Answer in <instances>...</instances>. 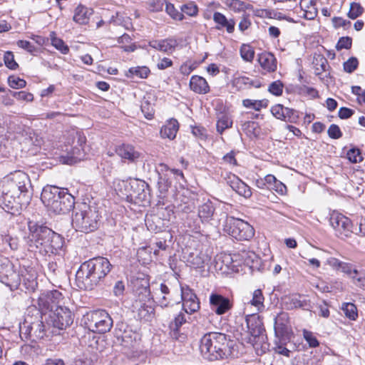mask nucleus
Returning a JSON list of instances; mask_svg holds the SVG:
<instances>
[{
  "mask_svg": "<svg viewBox=\"0 0 365 365\" xmlns=\"http://www.w3.org/2000/svg\"><path fill=\"white\" fill-rule=\"evenodd\" d=\"M1 183L0 206L7 213L19 214L31 199V183L29 175L17 170L4 177Z\"/></svg>",
  "mask_w": 365,
  "mask_h": 365,
  "instance_id": "f257e3e1",
  "label": "nucleus"
},
{
  "mask_svg": "<svg viewBox=\"0 0 365 365\" xmlns=\"http://www.w3.org/2000/svg\"><path fill=\"white\" fill-rule=\"evenodd\" d=\"M28 227L26 245L30 252H38L43 256L59 254L64 244V239L59 234L33 220H29Z\"/></svg>",
  "mask_w": 365,
  "mask_h": 365,
  "instance_id": "f03ea898",
  "label": "nucleus"
},
{
  "mask_svg": "<svg viewBox=\"0 0 365 365\" xmlns=\"http://www.w3.org/2000/svg\"><path fill=\"white\" fill-rule=\"evenodd\" d=\"M111 264L107 258L98 257L81 264L76 272V282L81 289L92 290L110 272Z\"/></svg>",
  "mask_w": 365,
  "mask_h": 365,
  "instance_id": "7ed1b4c3",
  "label": "nucleus"
},
{
  "mask_svg": "<svg viewBox=\"0 0 365 365\" xmlns=\"http://www.w3.org/2000/svg\"><path fill=\"white\" fill-rule=\"evenodd\" d=\"M234 341L227 335L220 332L205 334L200 341V351L204 357L210 361L224 359L233 356Z\"/></svg>",
  "mask_w": 365,
  "mask_h": 365,
  "instance_id": "20e7f679",
  "label": "nucleus"
},
{
  "mask_svg": "<svg viewBox=\"0 0 365 365\" xmlns=\"http://www.w3.org/2000/svg\"><path fill=\"white\" fill-rule=\"evenodd\" d=\"M41 200L43 205L56 214H66L74 207V197L67 189L47 185L43 187Z\"/></svg>",
  "mask_w": 365,
  "mask_h": 365,
  "instance_id": "39448f33",
  "label": "nucleus"
},
{
  "mask_svg": "<svg viewBox=\"0 0 365 365\" xmlns=\"http://www.w3.org/2000/svg\"><path fill=\"white\" fill-rule=\"evenodd\" d=\"M101 216L96 207L82 203L75 208L72 217V225L78 232L90 233L100 226Z\"/></svg>",
  "mask_w": 365,
  "mask_h": 365,
  "instance_id": "423d86ee",
  "label": "nucleus"
},
{
  "mask_svg": "<svg viewBox=\"0 0 365 365\" xmlns=\"http://www.w3.org/2000/svg\"><path fill=\"white\" fill-rule=\"evenodd\" d=\"M224 230L237 240H250L255 235V230L248 222L233 217H227Z\"/></svg>",
  "mask_w": 365,
  "mask_h": 365,
  "instance_id": "0eeeda50",
  "label": "nucleus"
},
{
  "mask_svg": "<svg viewBox=\"0 0 365 365\" xmlns=\"http://www.w3.org/2000/svg\"><path fill=\"white\" fill-rule=\"evenodd\" d=\"M85 320L89 330L102 334L109 331L113 323L109 314L102 309L88 313L85 316Z\"/></svg>",
  "mask_w": 365,
  "mask_h": 365,
  "instance_id": "6e6552de",
  "label": "nucleus"
},
{
  "mask_svg": "<svg viewBox=\"0 0 365 365\" xmlns=\"http://www.w3.org/2000/svg\"><path fill=\"white\" fill-rule=\"evenodd\" d=\"M72 135L74 146L66 155L60 157V161L63 164L72 165L76 163L83 160L87 153L86 150V136L78 131L73 132Z\"/></svg>",
  "mask_w": 365,
  "mask_h": 365,
  "instance_id": "1a4fd4ad",
  "label": "nucleus"
},
{
  "mask_svg": "<svg viewBox=\"0 0 365 365\" xmlns=\"http://www.w3.org/2000/svg\"><path fill=\"white\" fill-rule=\"evenodd\" d=\"M0 282L11 290L18 289L21 282L20 273L16 270L13 263L6 258L0 259Z\"/></svg>",
  "mask_w": 365,
  "mask_h": 365,
  "instance_id": "9d476101",
  "label": "nucleus"
},
{
  "mask_svg": "<svg viewBox=\"0 0 365 365\" xmlns=\"http://www.w3.org/2000/svg\"><path fill=\"white\" fill-rule=\"evenodd\" d=\"M126 192L125 195L136 202L145 203L150 201V190L148 185L142 180H134L129 182H123Z\"/></svg>",
  "mask_w": 365,
  "mask_h": 365,
  "instance_id": "9b49d317",
  "label": "nucleus"
},
{
  "mask_svg": "<svg viewBox=\"0 0 365 365\" xmlns=\"http://www.w3.org/2000/svg\"><path fill=\"white\" fill-rule=\"evenodd\" d=\"M73 322V317L71 310L66 307L57 306L49 314L47 324L52 325L54 329L63 330L70 327Z\"/></svg>",
  "mask_w": 365,
  "mask_h": 365,
  "instance_id": "f8f14e48",
  "label": "nucleus"
},
{
  "mask_svg": "<svg viewBox=\"0 0 365 365\" xmlns=\"http://www.w3.org/2000/svg\"><path fill=\"white\" fill-rule=\"evenodd\" d=\"M329 222L341 238L349 237L352 230V223L349 218L341 213L334 212L331 214Z\"/></svg>",
  "mask_w": 365,
  "mask_h": 365,
  "instance_id": "ddd939ff",
  "label": "nucleus"
},
{
  "mask_svg": "<svg viewBox=\"0 0 365 365\" xmlns=\"http://www.w3.org/2000/svg\"><path fill=\"white\" fill-rule=\"evenodd\" d=\"M62 299V294L58 290L41 293L38 299V304L41 309V313L46 310L53 312L57 306H61L60 303Z\"/></svg>",
  "mask_w": 365,
  "mask_h": 365,
  "instance_id": "4468645a",
  "label": "nucleus"
},
{
  "mask_svg": "<svg viewBox=\"0 0 365 365\" xmlns=\"http://www.w3.org/2000/svg\"><path fill=\"white\" fill-rule=\"evenodd\" d=\"M3 123L6 127L8 133L21 135L22 136L25 133L26 135H29V140L32 144L35 145H38V143H36L33 140V138L31 136V134L34 135V133H32V130L29 128H26L24 125H23L19 118L14 115L5 116Z\"/></svg>",
  "mask_w": 365,
  "mask_h": 365,
  "instance_id": "2eb2a0df",
  "label": "nucleus"
},
{
  "mask_svg": "<svg viewBox=\"0 0 365 365\" xmlns=\"http://www.w3.org/2000/svg\"><path fill=\"white\" fill-rule=\"evenodd\" d=\"M312 65L314 73L329 86L332 83V79L329 72V66L327 59L322 54L315 53L313 56Z\"/></svg>",
  "mask_w": 365,
  "mask_h": 365,
  "instance_id": "dca6fc26",
  "label": "nucleus"
},
{
  "mask_svg": "<svg viewBox=\"0 0 365 365\" xmlns=\"http://www.w3.org/2000/svg\"><path fill=\"white\" fill-rule=\"evenodd\" d=\"M181 299L182 309L187 314H192L200 309V301L197 295L188 287H181Z\"/></svg>",
  "mask_w": 365,
  "mask_h": 365,
  "instance_id": "f3484780",
  "label": "nucleus"
},
{
  "mask_svg": "<svg viewBox=\"0 0 365 365\" xmlns=\"http://www.w3.org/2000/svg\"><path fill=\"white\" fill-rule=\"evenodd\" d=\"M210 306L212 312L217 315H222L228 312L233 306L232 302L227 297L218 293H212L210 295Z\"/></svg>",
  "mask_w": 365,
  "mask_h": 365,
  "instance_id": "a211bd4d",
  "label": "nucleus"
},
{
  "mask_svg": "<svg viewBox=\"0 0 365 365\" xmlns=\"http://www.w3.org/2000/svg\"><path fill=\"white\" fill-rule=\"evenodd\" d=\"M271 113L276 118L290 123H297L299 115L297 110L277 104L271 108Z\"/></svg>",
  "mask_w": 365,
  "mask_h": 365,
  "instance_id": "6ab92c4d",
  "label": "nucleus"
},
{
  "mask_svg": "<svg viewBox=\"0 0 365 365\" xmlns=\"http://www.w3.org/2000/svg\"><path fill=\"white\" fill-rule=\"evenodd\" d=\"M274 334L276 337H281L287 339L290 337L291 329L289 327V321L288 314L281 312L274 317Z\"/></svg>",
  "mask_w": 365,
  "mask_h": 365,
  "instance_id": "aec40b11",
  "label": "nucleus"
},
{
  "mask_svg": "<svg viewBox=\"0 0 365 365\" xmlns=\"http://www.w3.org/2000/svg\"><path fill=\"white\" fill-rule=\"evenodd\" d=\"M226 182L230 187L239 195L245 198H250L252 196V190L245 182L240 179L237 175L230 174L226 178Z\"/></svg>",
  "mask_w": 365,
  "mask_h": 365,
  "instance_id": "412c9836",
  "label": "nucleus"
},
{
  "mask_svg": "<svg viewBox=\"0 0 365 365\" xmlns=\"http://www.w3.org/2000/svg\"><path fill=\"white\" fill-rule=\"evenodd\" d=\"M213 21L215 23V29L221 31L225 29L228 34H232L235 31V21L233 19H227L222 13L216 11L213 14Z\"/></svg>",
  "mask_w": 365,
  "mask_h": 365,
  "instance_id": "4be33fe9",
  "label": "nucleus"
},
{
  "mask_svg": "<svg viewBox=\"0 0 365 365\" xmlns=\"http://www.w3.org/2000/svg\"><path fill=\"white\" fill-rule=\"evenodd\" d=\"M19 272L26 288L34 291L37 286L36 271L33 268L24 267Z\"/></svg>",
  "mask_w": 365,
  "mask_h": 365,
  "instance_id": "5701e85b",
  "label": "nucleus"
},
{
  "mask_svg": "<svg viewBox=\"0 0 365 365\" xmlns=\"http://www.w3.org/2000/svg\"><path fill=\"white\" fill-rule=\"evenodd\" d=\"M211 255L209 250H200L193 252L190 256L189 262L192 264L194 268H202L211 260Z\"/></svg>",
  "mask_w": 365,
  "mask_h": 365,
  "instance_id": "b1692460",
  "label": "nucleus"
},
{
  "mask_svg": "<svg viewBox=\"0 0 365 365\" xmlns=\"http://www.w3.org/2000/svg\"><path fill=\"white\" fill-rule=\"evenodd\" d=\"M115 152L121 158L128 160L130 162H135L140 155V153L133 145L128 144L118 146Z\"/></svg>",
  "mask_w": 365,
  "mask_h": 365,
  "instance_id": "393cba45",
  "label": "nucleus"
},
{
  "mask_svg": "<svg viewBox=\"0 0 365 365\" xmlns=\"http://www.w3.org/2000/svg\"><path fill=\"white\" fill-rule=\"evenodd\" d=\"M177 45V41L174 38L155 40L149 42L150 47L165 53H172Z\"/></svg>",
  "mask_w": 365,
  "mask_h": 365,
  "instance_id": "a878e982",
  "label": "nucleus"
},
{
  "mask_svg": "<svg viewBox=\"0 0 365 365\" xmlns=\"http://www.w3.org/2000/svg\"><path fill=\"white\" fill-rule=\"evenodd\" d=\"M261 67L268 72H273L277 68V59L271 53H262L258 55L257 59Z\"/></svg>",
  "mask_w": 365,
  "mask_h": 365,
  "instance_id": "bb28decb",
  "label": "nucleus"
},
{
  "mask_svg": "<svg viewBox=\"0 0 365 365\" xmlns=\"http://www.w3.org/2000/svg\"><path fill=\"white\" fill-rule=\"evenodd\" d=\"M246 323L249 332L254 337L259 336L264 331L262 322L255 315L247 318Z\"/></svg>",
  "mask_w": 365,
  "mask_h": 365,
  "instance_id": "cd10ccee",
  "label": "nucleus"
},
{
  "mask_svg": "<svg viewBox=\"0 0 365 365\" xmlns=\"http://www.w3.org/2000/svg\"><path fill=\"white\" fill-rule=\"evenodd\" d=\"M92 14V9L80 4L75 9L73 19L77 24H86L88 23L90 17Z\"/></svg>",
  "mask_w": 365,
  "mask_h": 365,
  "instance_id": "c85d7f7f",
  "label": "nucleus"
},
{
  "mask_svg": "<svg viewBox=\"0 0 365 365\" xmlns=\"http://www.w3.org/2000/svg\"><path fill=\"white\" fill-rule=\"evenodd\" d=\"M179 129V123L177 120L172 118L164 125L160 131V136L163 138L173 140Z\"/></svg>",
  "mask_w": 365,
  "mask_h": 365,
  "instance_id": "c756f323",
  "label": "nucleus"
},
{
  "mask_svg": "<svg viewBox=\"0 0 365 365\" xmlns=\"http://www.w3.org/2000/svg\"><path fill=\"white\" fill-rule=\"evenodd\" d=\"M235 84L239 89L250 90L252 88H261L259 79L255 78H250L246 76H240L235 80Z\"/></svg>",
  "mask_w": 365,
  "mask_h": 365,
  "instance_id": "7c9ffc66",
  "label": "nucleus"
},
{
  "mask_svg": "<svg viewBox=\"0 0 365 365\" xmlns=\"http://www.w3.org/2000/svg\"><path fill=\"white\" fill-rule=\"evenodd\" d=\"M285 307L287 309L301 308L304 310H309L311 308L309 301L306 299H301L300 296H292L288 297L285 301Z\"/></svg>",
  "mask_w": 365,
  "mask_h": 365,
  "instance_id": "2f4dec72",
  "label": "nucleus"
},
{
  "mask_svg": "<svg viewBox=\"0 0 365 365\" xmlns=\"http://www.w3.org/2000/svg\"><path fill=\"white\" fill-rule=\"evenodd\" d=\"M154 101V96H153L152 93H146L143 96L140 108L147 119H152L153 117L154 110L153 105Z\"/></svg>",
  "mask_w": 365,
  "mask_h": 365,
  "instance_id": "473e14b6",
  "label": "nucleus"
},
{
  "mask_svg": "<svg viewBox=\"0 0 365 365\" xmlns=\"http://www.w3.org/2000/svg\"><path fill=\"white\" fill-rule=\"evenodd\" d=\"M217 131L222 134L226 129H228L232 125V117L227 113H220L217 115Z\"/></svg>",
  "mask_w": 365,
  "mask_h": 365,
  "instance_id": "72a5a7b5",
  "label": "nucleus"
},
{
  "mask_svg": "<svg viewBox=\"0 0 365 365\" xmlns=\"http://www.w3.org/2000/svg\"><path fill=\"white\" fill-rule=\"evenodd\" d=\"M190 87L192 91H209V86L206 80L198 76H194L190 81Z\"/></svg>",
  "mask_w": 365,
  "mask_h": 365,
  "instance_id": "f704fd0d",
  "label": "nucleus"
},
{
  "mask_svg": "<svg viewBox=\"0 0 365 365\" xmlns=\"http://www.w3.org/2000/svg\"><path fill=\"white\" fill-rule=\"evenodd\" d=\"M215 212V207L210 201L201 205L198 208V216L202 221L210 220Z\"/></svg>",
  "mask_w": 365,
  "mask_h": 365,
  "instance_id": "c9c22d12",
  "label": "nucleus"
},
{
  "mask_svg": "<svg viewBox=\"0 0 365 365\" xmlns=\"http://www.w3.org/2000/svg\"><path fill=\"white\" fill-rule=\"evenodd\" d=\"M155 309L150 302V305L143 303L138 309V315L140 319L151 321L155 315Z\"/></svg>",
  "mask_w": 365,
  "mask_h": 365,
  "instance_id": "e433bc0d",
  "label": "nucleus"
},
{
  "mask_svg": "<svg viewBox=\"0 0 365 365\" xmlns=\"http://www.w3.org/2000/svg\"><path fill=\"white\" fill-rule=\"evenodd\" d=\"M31 331L34 332V336L38 339H43L47 336L46 326L43 323L42 321H38L36 322H30ZM31 335V332H30Z\"/></svg>",
  "mask_w": 365,
  "mask_h": 365,
  "instance_id": "4c0bfd02",
  "label": "nucleus"
},
{
  "mask_svg": "<svg viewBox=\"0 0 365 365\" xmlns=\"http://www.w3.org/2000/svg\"><path fill=\"white\" fill-rule=\"evenodd\" d=\"M264 297L261 289H255L252 293V298L250 303L254 306L258 312H262L264 309Z\"/></svg>",
  "mask_w": 365,
  "mask_h": 365,
  "instance_id": "58836bf2",
  "label": "nucleus"
},
{
  "mask_svg": "<svg viewBox=\"0 0 365 365\" xmlns=\"http://www.w3.org/2000/svg\"><path fill=\"white\" fill-rule=\"evenodd\" d=\"M290 340V337H287V339L281 337H276L275 346L274 348L276 353L289 357L290 351L285 347V345Z\"/></svg>",
  "mask_w": 365,
  "mask_h": 365,
  "instance_id": "ea45409f",
  "label": "nucleus"
},
{
  "mask_svg": "<svg viewBox=\"0 0 365 365\" xmlns=\"http://www.w3.org/2000/svg\"><path fill=\"white\" fill-rule=\"evenodd\" d=\"M344 315L350 320L355 321L358 317V312L356 305L350 302H344L341 307Z\"/></svg>",
  "mask_w": 365,
  "mask_h": 365,
  "instance_id": "a19ab883",
  "label": "nucleus"
},
{
  "mask_svg": "<svg viewBox=\"0 0 365 365\" xmlns=\"http://www.w3.org/2000/svg\"><path fill=\"white\" fill-rule=\"evenodd\" d=\"M242 130L250 137H257L259 134V129L257 123L246 121L242 124Z\"/></svg>",
  "mask_w": 365,
  "mask_h": 365,
  "instance_id": "79ce46f5",
  "label": "nucleus"
},
{
  "mask_svg": "<svg viewBox=\"0 0 365 365\" xmlns=\"http://www.w3.org/2000/svg\"><path fill=\"white\" fill-rule=\"evenodd\" d=\"M150 71L147 66H136L132 67L128 70L127 76L128 77H139L140 78H145L148 76Z\"/></svg>",
  "mask_w": 365,
  "mask_h": 365,
  "instance_id": "37998d69",
  "label": "nucleus"
},
{
  "mask_svg": "<svg viewBox=\"0 0 365 365\" xmlns=\"http://www.w3.org/2000/svg\"><path fill=\"white\" fill-rule=\"evenodd\" d=\"M243 106L252 108L255 110H260L262 108H266L268 106V101L266 99L262 100H252V99H245L242 101Z\"/></svg>",
  "mask_w": 365,
  "mask_h": 365,
  "instance_id": "c03bdc74",
  "label": "nucleus"
},
{
  "mask_svg": "<svg viewBox=\"0 0 365 365\" xmlns=\"http://www.w3.org/2000/svg\"><path fill=\"white\" fill-rule=\"evenodd\" d=\"M351 280L356 287L365 290V269H357Z\"/></svg>",
  "mask_w": 365,
  "mask_h": 365,
  "instance_id": "a18cd8bd",
  "label": "nucleus"
},
{
  "mask_svg": "<svg viewBox=\"0 0 365 365\" xmlns=\"http://www.w3.org/2000/svg\"><path fill=\"white\" fill-rule=\"evenodd\" d=\"M240 55L243 60L251 62L255 56L254 49L248 44H242L240 47Z\"/></svg>",
  "mask_w": 365,
  "mask_h": 365,
  "instance_id": "49530a36",
  "label": "nucleus"
},
{
  "mask_svg": "<svg viewBox=\"0 0 365 365\" xmlns=\"http://www.w3.org/2000/svg\"><path fill=\"white\" fill-rule=\"evenodd\" d=\"M8 83L13 89H20L26 86V82L23 78L16 76H10L8 78Z\"/></svg>",
  "mask_w": 365,
  "mask_h": 365,
  "instance_id": "de8ad7c7",
  "label": "nucleus"
},
{
  "mask_svg": "<svg viewBox=\"0 0 365 365\" xmlns=\"http://www.w3.org/2000/svg\"><path fill=\"white\" fill-rule=\"evenodd\" d=\"M363 12L364 8L359 3L353 2L350 4L348 16L351 19H355L361 16Z\"/></svg>",
  "mask_w": 365,
  "mask_h": 365,
  "instance_id": "09e8293b",
  "label": "nucleus"
},
{
  "mask_svg": "<svg viewBox=\"0 0 365 365\" xmlns=\"http://www.w3.org/2000/svg\"><path fill=\"white\" fill-rule=\"evenodd\" d=\"M181 11L190 16H195L197 14L198 8L194 2L190 1L183 4L181 6Z\"/></svg>",
  "mask_w": 365,
  "mask_h": 365,
  "instance_id": "8fccbe9b",
  "label": "nucleus"
},
{
  "mask_svg": "<svg viewBox=\"0 0 365 365\" xmlns=\"http://www.w3.org/2000/svg\"><path fill=\"white\" fill-rule=\"evenodd\" d=\"M186 322L185 315L182 312H180L170 324V328L173 331H178V329Z\"/></svg>",
  "mask_w": 365,
  "mask_h": 365,
  "instance_id": "3c124183",
  "label": "nucleus"
},
{
  "mask_svg": "<svg viewBox=\"0 0 365 365\" xmlns=\"http://www.w3.org/2000/svg\"><path fill=\"white\" fill-rule=\"evenodd\" d=\"M347 158L352 163H357L362 161L363 158L361 151L358 148H351L346 153Z\"/></svg>",
  "mask_w": 365,
  "mask_h": 365,
  "instance_id": "603ef678",
  "label": "nucleus"
},
{
  "mask_svg": "<svg viewBox=\"0 0 365 365\" xmlns=\"http://www.w3.org/2000/svg\"><path fill=\"white\" fill-rule=\"evenodd\" d=\"M165 11L175 20L181 21L184 18L183 14L176 10L172 4H166Z\"/></svg>",
  "mask_w": 365,
  "mask_h": 365,
  "instance_id": "864d4df0",
  "label": "nucleus"
},
{
  "mask_svg": "<svg viewBox=\"0 0 365 365\" xmlns=\"http://www.w3.org/2000/svg\"><path fill=\"white\" fill-rule=\"evenodd\" d=\"M4 61L5 65L11 70H15L19 66L18 63L14 60V56L12 52L6 51L4 56Z\"/></svg>",
  "mask_w": 365,
  "mask_h": 365,
  "instance_id": "5fc2aeb1",
  "label": "nucleus"
},
{
  "mask_svg": "<svg viewBox=\"0 0 365 365\" xmlns=\"http://www.w3.org/2000/svg\"><path fill=\"white\" fill-rule=\"evenodd\" d=\"M303 336L310 347L315 348L319 345V341L312 331L304 330Z\"/></svg>",
  "mask_w": 365,
  "mask_h": 365,
  "instance_id": "6e6d98bb",
  "label": "nucleus"
},
{
  "mask_svg": "<svg viewBox=\"0 0 365 365\" xmlns=\"http://www.w3.org/2000/svg\"><path fill=\"white\" fill-rule=\"evenodd\" d=\"M358 65V59L355 57H351L344 63V70L347 73H352L356 69Z\"/></svg>",
  "mask_w": 365,
  "mask_h": 365,
  "instance_id": "4d7b16f0",
  "label": "nucleus"
},
{
  "mask_svg": "<svg viewBox=\"0 0 365 365\" xmlns=\"http://www.w3.org/2000/svg\"><path fill=\"white\" fill-rule=\"evenodd\" d=\"M51 43L56 48L61 51V52L63 54H66L69 51L68 46H66L63 41L61 38L56 37L52 38Z\"/></svg>",
  "mask_w": 365,
  "mask_h": 365,
  "instance_id": "13d9d810",
  "label": "nucleus"
},
{
  "mask_svg": "<svg viewBox=\"0 0 365 365\" xmlns=\"http://www.w3.org/2000/svg\"><path fill=\"white\" fill-rule=\"evenodd\" d=\"M351 45H352V39L351 37H349V36L341 37L339 39V41L336 45V48L338 51H340L343 48L349 49L351 47Z\"/></svg>",
  "mask_w": 365,
  "mask_h": 365,
  "instance_id": "bf43d9fd",
  "label": "nucleus"
},
{
  "mask_svg": "<svg viewBox=\"0 0 365 365\" xmlns=\"http://www.w3.org/2000/svg\"><path fill=\"white\" fill-rule=\"evenodd\" d=\"M342 272L349 276L351 279L357 270L356 267L352 264L343 262L339 269Z\"/></svg>",
  "mask_w": 365,
  "mask_h": 365,
  "instance_id": "052dcab7",
  "label": "nucleus"
},
{
  "mask_svg": "<svg viewBox=\"0 0 365 365\" xmlns=\"http://www.w3.org/2000/svg\"><path fill=\"white\" fill-rule=\"evenodd\" d=\"M192 133L196 138L205 140L207 138V130L201 126H192Z\"/></svg>",
  "mask_w": 365,
  "mask_h": 365,
  "instance_id": "680f3d73",
  "label": "nucleus"
},
{
  "mask_svg": "<svg viewBox=\"0 0 365 365\" xmlns=\"http://www.w3.org/2000/svg\"><path fill=\"white\" fill-rule=\"evenodd\" d=\"M328 135L332 139H339L342 136L339 127L336 124H331L327 130Z\"/></svg>",
  "mask_w": 365,
  "mask_h": 365,
  "instance_id": "e2e57ef3",
  "label": "nucleus"
},
{
  "mask_svg": "<svg viewBox=\"0 0 365 365\" xmlns=\"http://www.w3.org/2000/svg\"><path fill=\"white\" fill-rule=\"evenodd\" d=\"M12 97L20 101L31 102L34 99L32 93H11Z\"/></svg>",
  "mask_w": 365,
  "mask_h": 365,
  "instance_id": "0e129e2a",
  "label": "nucleus"
},
{
  "mask_svg": "<svg viewBox=\"0 0 365 365\" xmlns=\"http://www.w3.org/2000/svg\"><path fill=\"white\" fill-rule=\"evenodd\" d=\"M158 189L160 193H165L170 186V182L164 177L160 176L158 182Z\"/></svg>",
  "mask_w": 365,
  "mask_h": 365,
  "instance_id": "69168bd1",
  "label": "nucleus"
},
{
  "mask_svg": "<svg viewBox=\"0 0 365 365\" xmlns=\"http://www.w3.org/2000/svg\"><path fill=\"white\" fill-rule=\"evenodd\" d=\"M17 46L30 53H32L35 50V46L31 43V42L25 40H19L16 42Z\"/></svg>",
  "mask_w": 365,
  "mask_h": 365,
  "instance_id": "338daca9",
  "label": "nucleus"
},
{
  "mask_svg": "<svg viewBox=\"0 0 365 365\" xmlns=\"http://www.w3.org/2000/svg\"><path fill=\"white\" fill-rule=\"evenodd\" d=\"M125 291V284L122 281H117L113 287V294L116 297L123 296Z\"/></svg>",
  "mask_w": 365,
  "mask_h": 365,
  "instance_id": "774afa93",
  "label": "nucleus"
}]
</instances>
